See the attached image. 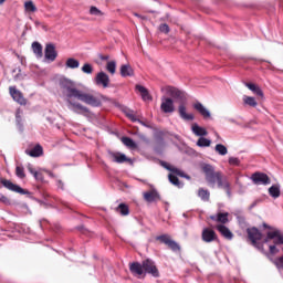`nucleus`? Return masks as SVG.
I'll return each instance as SVG.
<instances>
[{"label": "nucleus", "mask_w": 283, "mask_h": 283, "mask_svg": "<svg viewBox=\"0 0 283 283\" xmlns=\"http://www.w3.org/2000/svg\"><path fill=\"white\" fill-rule=\"evenodd\" d=\"M243 103L244 105H249V107H258V102L255 101V97L244 95Z\"/></svg>", "instance_id": "30"}, {"label": "nucleus", "mask_w": 283, "mask_h": 283, "mask_svg": "<svg viewBox=\"0 0 283 283\" xmlns=\"http://www.w3.org/2000/svg\"><path fill=\"white\" fill-rule=\"evenodd\" d=\"M159 195L158 191H156V189H153L148 192H144V199L146 200V202H155V200H158Z\"/></svg>", "instance_id": "21"}, {"label": "nucleus", "mask_w": 283, "mask_h": 283, "mask_svg": "<svg viewBox=\"0 0 283 283\" xmlns=\"http://www.w3.org/2000/svg\"><path fill=\"white\" fill-rule=\"evenodd\" d=\"M9 92L13 101H15V103H19L20 105H25V99L23 98V94H21L20 91L17 90V86H10Z\"/></svg>", "instance_id": "12"}, {"label": "nucleus", "mask_w": 283, "mask_h": 283, "mask_svg": "<svg viewBox=\"0 0 283 283\" xmlns=\"http://www.w3.org/2000/svg\"><path fill=\"white\" fill-rule=\"evenodd\" d=\"M136 90L137 92H139L143 101H149V92L147 91V88H145V86L143 85H136Z\"/></svg>", "instance_id": "25"}, {"label": "nucleus", "mask_w": 283, "mask_h": 283, "mask_svg": "<svg viewBox=\"0 0 283 283\" xmlns=\"http://www.w3.org/2000/svg\"><path fill=\"white\" fill-rule=\"evenodd\" d=\"M168 178H169V182H171V185H175V187H178L179 189H181L182 182H180L178 177H176L174 174H170V175H168Z\"/></svg>", "instance_id": "34"}, {"label": "nucleus", "mask_w": 283, "mask_h": 283, "mask_svg": "<svg viewBox=\"0 0 283 283\" xmlns=\"http://www.w3.org/2000/svg\"><path fill=\"white\" fill-rule=\"evenodd\" d=\"M32 50H33L34 54H36V56L39 59H41V56H43V46H41V43L33 42L32 43Z\"/></svg>", "instance_id": "27"}, {"label": "nucleus", "mask_w": 283, "mask_h": 283, "mask_svg": "<svg viewBox=\"0 0 283 283\" xmlns=\"http://www.w3.org/2000/svg\"><path fill=\"white\" fill-rule=\"evenodd\" d=\"M159 32H164V34H169V25L167 23L160 24Z\"/></svg>", "instance_id": "42"}, {"label": "nucleus", "mask_w": 283, "mask_h": 283, "mask_svg": "<svg viewBox=\"0 0 283 283\" xmlns=\"http://www.w3.org/2000/svg\"><path fill=\"white\" fill-rule=\"evenodd\" d=\"M263 227L264 229H270V231L266 234V238L263 241L264 244H269L271 240H273L274 244L269 245L270 253L272 255H275V253H280V250L277 249V247H280V244H283L282 232L275 228L269 227V224L266 223H263Z\"/></svg>", "instance_id": "5"}, {"label": "nucleus", "mask_w": 283, "mask_h": 283, "mask_svg": "<svg viewBox=\"0 0 283 283\" xmlns=\"http://www.w3.org/2000/svg\"><path fill=\"white\" fill-rule=\"evenodd\" d=\"M44 56L48 59V61H55L57 53L56 49L53 46V44H46L45 51H44Z\"/></svg>", "instance_id": "15"}, {"label": "nucleus", "mask_w": 283, "mask_h": 283, "mask_svg": "<svg viewBox=\"0 0 283 283\" xmlns=\"http://www.w3.org/2000/svg\"><path fill=\"white\" fill-rule=\"evenodd\" d=\"M106 70L109 74H116V61H108L106 64Z\"/></svg>", "instance_id": "36"}, {"label": "nucleus", "mask_w": 283, "mask_h": 283, "mask_svg": "<svg viewBox=\"0 0 283 283\" xmlns=\"http://www.w3.org/2000/svg\"><path fill=\"white\" fill-rule=\"evenodd\" d=\"M251 180L254 185H271V178L264 172L252 174Z\"/></svg>", "instance_id": "8"}, {"label": "nucleus", "mask_w": 283, "mask_h": 283, "mask_svg": "<svg viewBox=\"0 0 283 283\" xmlns=\"http://www.w3.org/2000/svg\"><path fill=\"white\" fill-rule=\"evenodd\" d=\"M129 271L134 277H138L139 280L145 277L146 275H151L153 277H160V271H158V266L156 262L151 259H146L140 262L129 263Z\"/></svg>", "instance_id": "3"}, {"label": "nucleus", "mask_w": 283, "mask_h": 283, "mask_svg": "<svg viewBox=\"0 0 283 283\" xmlns=\"http://www.w3.org/2000/svg\"><path fill=\"white\" fill-rule=\"evenodd\" d=\"M125 114L128 118H130V120H133V123H136V120H138V118H136V115H134V111L126 109Z\"/></svg>", "instance_id": "41"}, {"label": "nucleus", "mask_w": 283, "mask_h": 283, "mask_svg": "<svg viewBox=\"0 0 283 283\" xmlns=\"http://www.w3.org/2000/svg\"><path fill=\"white\" fill-rule=\"evenodd\" d=\"M167 92L169 96L180 103L178 108L180 118H182V120H193V114H187V107L185 106V103H187V93L174 86H169Z\"/></svg>", "instance_id": "4"}, {"label": "nucleus", "mask_w": 283, "mask_h": 283, "mask_svg": "<svg viewBox=\"0 0 283 283\" xmlns=\"http://www.w3.org/2000/svg\"><path fill=\"white\" fill-rule=\"evenodd\" d=\"M201 238H202L203 242H213L217 238L216 231H213L209 228H205L202 230Z\"/></svg>", "instance_id": "16"}, {"label": "nucleus", "mask_w": 283, "mask_h": 283, "mask_svg": "<svg viewBox=\"0 0 283 283\" xmlns=\"http://www.w3.org/2000/svg\"><path fill=\"white\" fill-rule=\"evenodd\" d=\"M210 219L218 222V216H211Z\"/></svg>", "instance_id": "50"}, {"label": "nucleus", "mask_w": 283, "mask_h": 283, "mask_svg": "<svg viewBox=\"0 0 283 283\" xmlns=\"http://www.w3.org/2000/svg\"><path fill=\"white\" fill-rule=\"evenodd\" d=\"M23 78H25V75L19 73L14 76V81H23Z\"/></svg>", "instance_id": "46"}, {"label": "nucleus", "mask_w": 283, "mask_h": 283, "mask_svg": "<svg viewBox=\"0 0 283 283\" xmlns=\"http://www.w3.org/2000/svg\"><path fill=\"white\" fill-rule=\"evenodd\" d=\"M120 75L125 78L127 76H134V69L129 64L120 66Z\"/></svg>", "instance_id": "22"}, {"label": "nucleus", "mask_w": 283, "mask_h": 283, "mask_svg": "<svg viewBox=\"0 0 283 283\" xmlns=\"http://www.w3.org/2000/svg\"><path fill=\"white\" fill-rule=\"evenodd\" d=\"M245 87H248V90L253 92V94H256V96H264V93L262 92L260 86H258L253 83H245Z\"/></svg>", "instance_id": "23"}, {"label": "nucleus", "mask_w": 283, "mask_h": 283, "mask_svg": "<svg viewBox=\"0 0 283 283\" xmlns=\"http://www.w3.org/2000/svg\"><path fill=\"white\" fill-rule=\"evenodd\" d=\"M15 176H18V178H25L23 166H17Z\"/></svg>", "instance_id": "40"}, {"label": "nucleus", "mask_w": 283, "mask_h": 283, "mask_svg": "<svg viewBox=\"0 0 283 283\" xmlns=\"http://www.w3.org/2000/svg\"><path fill=\"white\" fill-rule=\"evenodd\" d=\"M25 154L31 156V158H39V156H43V147H41V145H36L31 150H25Z\"/></svg>", "instance_id": "20"}, {"label": "nucleus", "mask_w": 283, "mask_h": 283, "mask_svg": "<svg viewBox=\"0 0 283 283\" xmlns=\"http://www.w3.org/2000/svg\"><path fill=\"white\" fill-rule=\"evenodd\" d=\"M116 211L117 213H120V216H129V207L125 203H119Z\"/></svg>", "instance_id": "31"}, {"label": "nucleus", "mask_w": 283, "mask_h": 283, "mask_svg": "<svg viewBox=\"0 0 283 283\" xmlns=\"http://www.w3.org/2000/svg\"><path fill=\"white\" fill-rule=\"evenodd\" d=\"M60 94H62L63 98L66 101L67 108L74 112V114L88 116L90 108L78 102H72L73 98L86 105H91L92 107H101V98L76 88V84H74L72 80L63 78L60 81Z\"/></svg>", "instance_id": "1"}, {"label": "nucleus", "mask_w": 283, "mask_h": 283, "mask_svg": "<svg viewBox=\"0 0 283 283\" xmlns=\"http://www.w3.org/2000/svg\"><path fill=\"white\" fill-rule=\"evenodd\" d=\"M24 8H25L27 12H36V6H34V2H32V1H27L24 3Z\"/></svg>", "instance_id": "37"}, {"label": "nucleus", "mask_w": 283, "mask_h": 283, "mask_svg": "<svg viewBox=\"0 0 283 283\" xmlns=\"http://www.w3.org/2000/svg\"><path fill=\"white\" fill-rule=\"evenodd\" d=\"M109 158L113 163H117L118 165H123V163H129V158L125 154L108 151Z\"/></svg>", "instance_id": "11"}, {"label": "nucleus", "mask_w": 283, "mask_h": 283, "mask_svg": "<svg viewBox=\"0 0 283 283\" xmlns=\"http://www.w3.org/2000/svg\"><path fill=\"white\" fill-rule=\"evenodd\" d=\"M163 167L165 169H167L168 171H171V174H176V176H180V178H189L188 176L185 175V172L171 165H169L168 163H161Z\"/></svg>", "instance_id": "18"}, {"label": "nucleus", "mask_w": 283, "mask_h": 283, "mask_svg": "<svg viewBox=\"0 0 283 283\" xmlns=\"http://www.w3.org/2000/svg\"><path fill=\"white\" fill-rule=\"evenodd\" d=\"M6 3V0H0V6H3Z\"/></svg>", "instance_id": "52"}, {"label": "nucleus", "mask_w": 283, "mask_h": 283, "mask_svg": "<svg viewBox=\"0 0 283 283\" xmlns=\"http://www.w3.org/2000/svg\"><path fill=\"white\" fill-rule=\"evenodd\" d=\"M0 202H2L3 205H10V199H8V197L6 196H1Z\"/></svg>", "instance_id": "44"}, {"label": "nucleus", "mask_w": 283, "mask_h": 283, "mask_svg": "<svg viewBox=\"0 0 283 283\" xmlns=\"http://www.w3.org/2000/svg\"><path fill=\"white\" fill-rule=\"evenodd\" d=\"M214 151L219 154V156H227V154H229V149L222 144H217L214 147Z\"/></svg>", "instance_id": "29"}, {"label": "nucleus", "mask_w": 283, "mask_h": 283, "mask_svg": "<svg viewBox=\"0 0 283 283\" xmlns=\"http://www.w3.org/2000/svg\"><path fill=\"white\" fill-rule=\"evenodd\" d=\"M134 14H135V17H137L138 19H145V17H143V15L138 14V13H134Z\"/></svg>", "instance_id": "51"}, {"label": "nucleus", "mask_w": 283, "mask_h": 283, "mask_svg": "<svg viewBox=\"0 0 283 283\" xmlns=\"http://www.w3.org/2000/svg\"><path fill=\"white\" fill-rule=\"evenodd\" d=\"M15 118H17V120H20L21 117L19 116V114H17Z\"/></svg>", "instance_id": "53"}, {"label": "nucleus", "mask_w": 283, "mask_h": 283, "mask_svg": "<svg viewBox=\"0 0 283 283\" xmlns=\"http://www.w3.org/2000/svg\"><path fill=\"white\" fill-rule=\"evenodd\" d=\"M276 266H281L283 269V256H280L277 260H276Z\"/></svg>", "instance_id": "47"}, {"label": "nucleus", "mask_w": 283, "mask_h": 283, "mask_svg": "<svg viewBox=\"0 0 283 283\" xmlns=\"http://www.w3.org/2000/svg\"><path fill=\"white\" fill-rule=\"evenodd\" d=\"M269 193H270V196H272V198H280V187L279 186L270 187Z\"/></svg>", "instance_id": "35"}, {"label": "nucleus", "mask_w": 283, "mask_h": 283, "mask_svg": "<svg viewBox=\"0 0 283 283\" xmlns=\"http://www.w3.org/2000/svg\"><path fill=\"white\" fill-rule=\"evenodd\" d=\"M191 132L195 136H198L199 138H202L205 136H208L209 132L205 127H201L198 124H192L191 125Z\"/></svg>", "instance_id": "17"}, {"label": "nucleus", "mask_w": 283, "mask_h": 283, "mask_svg": "<svg viewBox=\"0 0 283 283\" xmlns=\"http://www.w3.org/2000/svg\"><path fill=\"white\" fill-rule=\"evenodd\" d=\"M65 65H66V67H69L70 70H76V69L80 67L81 62H78V60H76V59L70 57V59L66 60Z\"/></svg>", "instance_id": "24"}, {"label": "nucleus", "mask_w": 283, "mask_h": 283, "mask_svg": "<svg viewBox=\"0 0 283 283\" xmlns=\"http://www.w3.org/2000/svg\"><path fill=\"white\" fill-rule=\"evenodd\" d=\"M28 169H29L30 174H32L33 176H34V174H36V171L34 170V168H32L31 165H29Z\"/></svg>", "instance_id": "48"}, {"label": "nucleus", "mask_w": 283, "mask_h": 283, "mask_svg": "<svg viewBox=\"0 0 283 283\" xmlns=\"http://www.w3.org/2000/svg\"><path fill=\"white\" fill-rule=\"evenodd\" d=\"M160 109L161 112H164V114H174V112H176V107L174 106V99H171L170 97H164L161 99Z\"/></svg>", "instance_id": "9"}, {"label": "nucleus", "mask_w": 283, "mask_h": 283, "mask_svg": "<svg viewBox=\"0 0 283 283\" xmlns=\"http://www.w3.org/2000/svg\"><path fill=\"white\" fill-rule=\"evenodd\" d=\"M122 143L129 149H136L138 147V145H136V142H134V139H132L129 137H123Z\"/></svg>", "instance_id": "26"}, {"label": "nucleus", "mask_w": 283, "mask_h": 283, "mask_svg": "<svg viewBox=\"0 0 283 283\" xmlns=\"http://www.w3.org/2000/svg\"><path fill=\"white\" fill-rule=\"evenodd\" d=\"M193 109H196L200 116H202L203 118H211V112H209L207 109V107H205V105H202V103L200 102H196L193 105H192Z\"/></svg>", "instance_id": "14"}, {"label": "nucleus", "mask_w": 283, "mask_h": 283, "mask_svg": "<svg viewBox=\"0 0 283 283\" xmlns=\"http://www.w3.org/2000/svg\"><path fill=\"white\" fill-rule=\"evenodd\" d=\"M197 147H211V140L205 137H199Z\"/></svg>", "instance_id": "33"}, {"label": "nucleus", "mask_w": 283, "mask_h": 283, "mask_svg": "<svg viewBox=\"0 0 283 283\" xmlns=\"http://www.w3.org/2000/svg\"><path fill=\"white\" fill-rule=\"evenodd\" d=\"M228 163L232 167H240V158L238 157H229Z\"/></svg>", "instance_id": "39"}, {"label": "nucleus", "mask_w": 283, "mask_h": 283, "mask_svg": "<svg viewBox=\"0 0 283 283\" xmlns=\"http://www.w3.org/2000/svg\"><path fill=\"white\" fill-rule=\"evenodd\" d=\"M108 59H109V55H102V56H101V60H102V61H107Z\"/></svg>", "instance_id": "49"}, {"label": "nucleus", "mask_w": 283, "mask_h": 283, "mask_svg": "<svg viewBox=\"0 0 283 283\" xmlns=\"http://www.w3.org/2000/svg\"><path fill=\"white\" fill-rule=\"evenodd\" d=\"M201 169L206 176L207 182L210 187H216V182L218 184L219 189H224L228 198H231V184L227 177L222 176V172L217 171L216 168L209 164H203Z\"/></svg>", "instance_id": "2"}, {"label": "nucleus", "mask_w": 283, "mask_h": 283, "mask_svg": "<svg viewBox=\"0 0 283 283\" xmlns=\"http://www.w3.org/2000/svg\"><path fill=\"white\" fill-rule=\"evenodd\" d=\"M157 240H159V242H163V244H166L167 247H169V249H171V251H174L175 253L180 251V245L171 240V237H169V234H163L157 237Z\"/></svg>", "instance_id": "7"}, {"label": "nucleus", "mask_w": 283, "mask_h": 283, "mask_svg": "<svg viewBox=\"0 0 283 283\" xmlns=\"http://www.w3.org/2000/svg\"><path fill=\"white\" fill-rule=\"evenodd\" d=\"M96 84L102 85L103 87H109V75L105 72L97 73L95 77Z\"/></svg>", "instance_id": "13"}, {"label": "nucleus", "mask_w": 283, "mask_h": 283, "mask_svg": "<svg viewBox=\"0 0 283 283\" xmlns=\"http://www.w3.org/2000/svg\"><path fill=\"white\" fill-rule=\"evenodd\" d=\"M198 196L200 197V199H201L203 202H209V198H210L211 193L209 192V190L203 189V188H200V189L198 190Z\"/></svg>", "instance_id": "28"}, {"label": "nucleus", "mask_w": 283, "mask_h": 283, "mask_svg": "<svg viewBox=\"0 0 283 283\" xmlns=\"http://www.w3.org/2000/svg\"><path fill=\"white\" fill-rule=\"evenodd\" d=\"M217 231L223 235L227 240H233V232L227 228V226L219 224L217 226Z\"/></svg>", "instance_id": "19"}, {"label": "nucleus", "mask_w": 283, "mask_h": 283, "mask_svg": "<svg viewBox=\"0 0 283 283\" xmlns=\"http://www.w3.org/2000/svg\"><path fill=\"white\" fill-rule=\"evenodd\" d=\"M1 182L3 187H6V189H9V191H14L15 193H21L22 196H25L27 193V191L23 188H21L19 185H14L10 180L2 179Z\"/></svg>", "instance_id": "10"}, {"label": "nucleus", "mask_w": 283, "mask_h": 283, "mask_svg": "<svg viewBox=\"0 0 283 283\" xmlns=\"http://www.w3.org/2000/svg\"><path fill=\"white\" fill-rule=\"evenodd\" d=\"M33 176H34L35 180H43V175L39 171L34 172Z\"/></svg>", "instance_id": "45"}, {"label": "nucleus", "mask_w": 283, "mask_h": 283, "mask_svg": "<svg viewBox=\"0 0 283 283\" xmlns=\"http://www.w3.org/2000/svg\"><path fill=\"white\" fill-rule=\"evenodd\" d=\"M248 238L252 242V245L259 249V251L263 250V244H260V240H262V232L258 230V228H249L247 230Z\"/></svg>", "instance_id": "6"}, {"label": "nucleus", "mask_w": 283, "mask_h": 283, "mask_svg": "<svg viewBox=\"0 0 283 283\" xmlns=\"http://www.w3.org/2000/svg\"><path fill=\"white\" fill-rule=\"evenodd\" d=\"M217 222H221V224H227L229 222V212H220L217 214Z\"/></svg>", "instance_id": "32"}, {"label": "nucleus", "mask_w": 283, "mask_h": 283, "mask_svg": "<svg viewBox=\"0 0 283 283\" xmlns=\"http://www.w3.org/2000/svg\"><path fill=\"white\" fill-rule=\"evenodd\" d=\"M90 13L95 17H98L101 14V10H98V8L96 7H91Z\"/></svg>", "instance_id": "43"}, {"label": "nucleus", "mask_w": 283, "mask_h": 283, "mask_svg": "<svg viewBox=\"0 0 283 283\" xmlns=\"http://www.w3.org/2000/svg\"><path fill=\"white\" fill-rule=\"evenodd\" d=\"M82 72H83L84 74H92V72H94V67H92V64L85 63V64L82 66Z\"/></svg>", "instance_id": "38"}]
</instances>
